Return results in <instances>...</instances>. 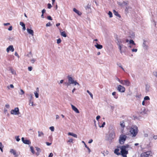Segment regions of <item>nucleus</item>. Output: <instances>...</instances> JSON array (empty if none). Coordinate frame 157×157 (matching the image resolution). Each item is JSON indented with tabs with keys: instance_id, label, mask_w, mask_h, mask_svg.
<instances>
[{
	"instance_id": "nucleus-1",
	"label": "nucleus",
	"mask_w": 157,
	"mask_h": 157,
	"mask_svg": "<svg viewBox=\"0 0 157 157\" xmlns=\"http://www.w3.org/2000/svg\"><path fill=\"white\" fill-rule=\"evenodd\" d=\"M129 147L128 145L126 144L120 147L121 150V154L123 157H127V155L128 154V151L126 150V149L128 148Z\"/></svg>"
},
{
	"instance_id": "nucleus-2",
	"label": "nucleus",
	"mask_w": 157,
	"mask_h": 157,
	"mask_svg": "<svg viewBox=\"0 0 157 157\" xmlns=\"http://www.w3.org/2000/svg\"><path fill=\"white\" fill-rule=\"evenodd\" d=\"M129 132L132 137L136 136L138 132V127L136 125H132L130 128Z\"/></svg>"
},
{
	"instance_id": "nucleus-3",
	"label": "nucleus",
	"mask_w": 157,
	"mask_h": 157,
	"mask_svg": "<svg viewBox=\"0 0 157 157\" xmlns=\"http://www.w3.org/2000/svg\"><path fill=\"white\" fill-rule=\"evenodd\" d=\"M127 136L124 134H121L120 136L119 140V142L121 144H123L125 141L126 140Z\"/></svg>"
},
{
	"instance_id": "nucleus-4",
	"label": "nucleus",
	"mask_w": 157,
	"mask_h": 157,
	"mask_svg": "<svg viewBox=\"0 0 157 157\" xmlns=\"http://www.w3.org/2000/svg\"><path fill=\"white\" fill-rule=\"evenodd\" d=\"M67 77L68 79V82H69V83L73 84L74 85H77L79 86L80 85L79 83L77 82L76 80H75L70 75H68Z\"/></svg>"
},
{
	"instance_id": "nucleus-5",
	"label": "nucleus",
	"mask_w": 157,
	"mask_h": 157,
	"mask_svg": "<svg viewBox=\"0 0 157 157\" xmlns=\"http://www.w3.org/2000/svg\"><path fill=\"white\" fill-rule=\"evenodd\" d=\"M140 156L141 157H152V153L151 151H147L141 154Z\"/></svg>"
},
{
	"instance_id": "nucleus-6",
	"label": "nucleus",
	"mask_w": 157,
	"mask_h": 157,
	"mask_svg": "<svg viewBox=\"0 0 157 157\" xmlns=\"http://www.w3.org/2000/svg\"><path fill=\"white\" fill-rule=\"evenodd\" d=\"M115 137V133L114 132H112L110 133L108 136L107 137V140L109 141H112Z\"/></svg>"
},
{
	"instance_id": "nucleus-7",
	"label": "nucleus",
	"mask_w": 157,
	"mask_h": 157,
	"mask_svg": "<svg viewBox=\"0 0 157 157\" xmlns=\"http://www.w3.org/2000/svg\"><path fill=\"white\" fill-rule=\"evenodd\" d=\"M29 98H28L29 100V105L32 106H35V105L33 104V98L32 94H30L28 95Z\"/></svg>"
},
{
	"instance_id": "nucleus-8",
	"label": "nucleus",
	"mask_w": 157,
	"mask_h": 157,
	"mask_svg": "<svg viewBox=\"0 0 157 157\" xmlns=\"http://www.w3.org/2000/svg\"><path fill=\"white\" fill-rule=\"evenodd\" d=\"M10 113L12 114L17 115L20 113L19 109L18 107H16L14 109H12L10 111Z\"/></svg>"
},
{
	"instance_id": "nucleus-9",
	"label": "nucleus",
	"mask_w": 157,
	"mask_h": 157,
	"mask_svg": "<svg viewBox=\"0 0 157 157\" xmlns=\"http://www.w3.org/2000/svg\"><path fill=\"white\" fill-rule=\"evenodd\" d=\"M117 89L119 92L121 93L124 92L125 90V88L123 86L120 85L117 86Z\"/></svg>"
},
{
	"instance_id": "nucleus-10",
	"label": "nucleus",
	"mask_w": 157,
	"mask_h": 157,
	"mask_svg": "<svg viewBox=\"0 0 157 157\" xmlns=\"http://www.w3.org/2000/svg\"><path fill=\"white\" fill-rule=\"evenodd\" d=\"M14 48H13V46L12 45L9 46L7 48H6V51L7 52H9L10 51L12 52H13L14 51Z\"/></svg>"
},
{
	"instance_id": "nucleus-11",
	"label": "nucleus",
	"mask_w": 157,
	"mask_h": 157,
	"mask_svg": "<svg viewBox=\"0 0 157 157\" xmlns=\"http://www.w3.org/2000/svg\"><path fill=\"white\" fill-rule=\"evenodd\" d=\"M21 140L25 144H31V142L29 140H25L24 137L21 138Z\"/></svg>"
},
{
	"instance_id": "nucleus-12",
	"label": "nucleus",
	"mask_w": 157,
	"mask_h": 157,
	"mask_svg": "<svg viewBox=\"0 0 157 157\" xmlns=\"http://www.w3.org/2000/svg\"><path fill=\"white\" fill-rule=\"evenodd\" d=\"M120 125L121 128L122 130L123 131L125 127V121H121L120 122Z\"/></svg>"
},
{
	"instance_id": "nucleus-13",
	"label": "nucleus",
	"mask_w": 157,
	"mask_h": 157,
	"mask_svg": "<svg viewBox=\"0 0 157 157\" xmlns=\"http://www.w3.org/2000/svg\"><path fill=\"white\" fill-rule=\"evenodd\" d=\"M131 85L130 81L128 80H124V85L126 86H129Z\"/></svg>"
},
{
	"instance_id": "nucleus-14",
	"label": "nucleus",
	"mask_w": 157,
	"mask_h": 157,
	"mask_svg": "<svg viewBox=\"0 0 157 157\" xmlns=\"http://www.w3.org/2000/svg\"><path fill=\"white\" fill-rule=\"evenodd\" d=\"M71 108L72 109L77 113H79V112L78 109L75 106L72 105H71Z\"/></svg>"
},
{
	"instance_id": "nucleus-15",
	"label": "nucleus",
	"mask_w": 157,
	"mask_h": 157,
	"mask_svg": "<svg viewBox=\"0 0 157 157\" xmlns=\"http://www.w3.org/2000/svg\"><path fill=\"white\" fill-rule=\"evenodd\" d=\"M10 152L13 154L15 157H17L18 156V155L16 154V151L13 149H10Z\"/></svg>"
},
{
	"instance_id": "nucleus-16",
	"label": "nucleus",
	"mask_w": 157,
	"mask_h": 157,
	"mask_svg": "<svg viewBox=\"0 0 157 157\" xmlns=\"http://www.w3.org/2000/svg\"><path fill=\"white\" fill-rule=\"evenodd\" d=\"M151 87L148 84H146L145 85V90L146 92V93H147L149 92L150 90Z\"/></svg>"
},
{
	"instance_id": "nucleus-17",
	"label": "nucleus",
	"mask_w": 157,
	"mask_h": 157,
	"mask_svg": "<svg viewBox=\"0 0 157 157\" xmlns=\"http://www.w3.org/2000/svg\"><path fill=\"white\" fill-rule=\"evenodd\" d=\"M94 46L98 49H101L103 48L102 45L99 44L97 43H96Z\"/></svg>"
},
{
	"instance_id": "nucleus-18",
	"label": "nucleus",
	"mask_w": 157,
	"mask_h": 157,
	"mask_svg": "<svg viewBox=\"0 0 157 157\" xmlns=\"http://www.w3.org/2000/svg\"><path fill=\"white\" fill-rule=\"evenodd\" d=\"M27 32L30 34L32 36H33L34 35V32L33 31L30 29H29V28H27Z\"/></svg>"
},
{
	"instance_id": "nucleus-19",
	"label": "nucleus",
	"mask_w": 157,
	"mask_h": 157,
	"mask_svg": "<svg viewBox=\"0 0 157 157\" xmlns=\"http://www.w3.org/2000/svg\"><path fill=\"white\" fill-rule=\"evenodd\" d=\"M68 135L69 136H71L73 137L77 138V135L73 133L69 132L68 133Z\"/></svg>"
},
{
	"instance_id": "nucleus-20",
	"label": "nucleus",
	"mask_w": 157,
	"mask_h": 157,
	"mask_svg": "<svg viewBox=\"0 0 157 157\" xmlns=\"http://www.w3.org/2000/svg\"><path fill=\"white\" fill-rule=\"evenodd\" d=\"M117 44L118 46V48L120 50V53L122 54L123 53V52H124L122 50V47L123 46V45H121V44Z\"/></svg>"
},
{
	"instance_id": "nucleus-21",
	"label": "nucleus",
	"mask_w": 157,
	"mask_h": 157,
	"mask_svg": "<svg viewBox=\"0 0 157 157\" xmlns=\"http://www.w3.org/2000/svg\"><path fill=\"white\" fill-rule=\"evenodd\" d=\"M125 43V41L124 39H118L117 40V44H121V43Z\"/></svg>"
},
{
	"instance_id": "nucleus-22",
	"label": "nucleus",
	"mask_w": 157,
	"mask_h": 157,
	"mask_svg": "<svg viewBox=\"0 0 157 157\" xmlns=\"http://www.w3.org/2000/svg\"><path fill=\"white\" fill-rule=\"evenodd\" d=\"M38 137H40L44 136V134L42 132L38 131Z\"/></svg>"
},
{
	"instance_id": "nucleus-23",
	"label": "nucleus",
	"mask_w": 157,
	"mask_h": 157,
	"mask_svg": "<svg viewBox=\"0 0 157 157\" xmlns=\"http://www.w3.org/2000/svg\"><path fill=\"white\" fill-rule=\"evenodd\" d=\"M119 149L118 148L115 149L114 151V153L117 155H120L121 153L119 152Z\"/></svg>"
},
{
	"instance_id": "nucleus-24",
	"label": "nucleus",
	"mask_w": 157,
	"mask_h": 157,
	"mask_svg": "<svg viewBox=\"0 0 157 157\" xmlns=\"http://www.w3.org/2000/svg\"><path fill=\"white\" fill-rule=\"evenodd\" d=\"M82 143L84 144L85 147L89 151V152L90 153L91 151V150H90V149L89 147L87 146V145H86V143H85V142L84 141H82Z\"/></svg>"
},
{
	"instance_id": "nucleus-25",
	"label": "nucleus",
	"mask_w": 157,
	"mask_h": 157,
	"mask_svg": "<svg viewBox=\"0 0 157 157\" xmlns=\"http://www.w3.org/2000/svg\"><path fill=\"white\" fill-rule=\"evenodd\" d=\"M146 41L144 40L143 44V46L144 49H147L148 48V46L146 45Z\"/></svg>"
},
{
	"instance_id": "nucleus-26",
	"label": "nucleus",
	"mask_w": 157,
	"mask_h": 157,
	"mask_svg": "<svg viewBox=\"0 0 157 157\" xmlns=\"http://www.w3.org/2000/svg\"><path fill=\"white\" fill-rule=\"evenodd\" d=\"M60 34L61 36L64 37H67V35L64 31L61 32L60 31Z\"/></svg>"
},
{
	"instance_id": "nucleus-27",
	"label": "nucleus",
	"mask_w": 157,
	"mask_h": 157,
	"mask_svg": "<svg viewBox=\"0 0 157 157\" xmlns=\"http://www.w3.org/2000/svg\"><path fill=\"white\" fill-rule=\"evenodd\" d=\"M112 94L114 96V98L117 99L118 98V94L116 95V92H114L112 93Z\"/></svg>"
},
{
	"instance_id": "nucleus-28",
	"label": "nucleus",
	"mask_w": 157,
	"mask_h": 157,
	"mask_svg": "<svg viewBox=\"0 0 157 157\" xmlns=\"http://www.w3.org/2000/svg\"><path fill=\"white\" fill-rule=\"evenodd\" d=\"M114 11V15L116 16H118L119 17H121V16L118 13V12H117L116 10H113Z\"/></svg>"
},
{
	"instance_id": "nucleus-29",
	"label": "nucleus",
	"mask_w": 157,
	"mask_h": 157,
	"mask_svg": "<svg viewBox=\"0 0 157 157\" xmlns=\"http://www.w3.org/2000/svg\"><path fill=\"white\" fill-rule=\"evenodd\" d=\"M76 13L78 14V15L80 16L81 15L82 13L80 12L79 10H73Z\"/></svg>"
},
{
	"instance_id": "nucleus-30",
	"label": "nucleus",
	"mask_w": 157,
	"mask_h": 157,
	"mask_svg": "<svg viewBox=\"0 0 157 157\" xmlns=\"http://www.w3.org/2000/svg\"><path fill=\"white\" fill-rule=\"evenodd\" d=\"M24 93L25 92L23 90L21 89L20 90V91L19 92V94L20 95H22L24 94Z\"/></svg>"
},
{
	"instance_id": "nucleus-31",
	"label": "nucleus",
	"mask_w": 157,
	"mask_h": 157,
	"mask_svg": "<svg viewBox=\"0 0 157 157\" xmlns=\"http://www.w3.org/2000/svg\"><path fill=\"white\" fill-rule=\"evenodd\" d=\"M10 71L11 72V73H12V74H13V75H16V72L14 69H13L12 68H10Z\"/></svg>"
},
{
	"instance_id": "nucleus-32",
	"label": "nucleus",
	"mask_w": 157,
	"mask_h": 157,
	"mask_svg": "<svg viewBox=\"0 0 157 157\" xmlns=\"http://www.w3.org/2000/svg\"><path fill=\"white\" fill-rule=\"evenodd\" d=\"M4 146L2 145L1 142L0 143V149L2 152H3V148Z\"/></svg>"
},
{
	"instance_id": "nucleus-33",
	"label": "nucleus",
	"mask_w": 157,
	"mask_h": 157,
	"mask_svg": "<svg viewBox=\"0 0 157 157\" xmlns=\"http://www.w3.org/2000/svg\"><path fill=\"white\" fill-rule=\"evenodd\" d=\"M86 91L87 93L90 95L92 99H93V94L91 92H90L89 90H87Z\"/></svg>"
},
{
	"instance_id": "nucleus-34",
	"label": "nucleus",
	"mask_w": 157,
	"mask_h": 157,
	"mask_svg": "<svg viewBox=\"0 0 157 157\" xmlns=\"http://www.w3.org/2000/svg\"><path fill=\"white\" fill-rule=\"evenodd\" d=\"M38 93L39 92H36V91L34 92V94L36 98H37L39 97Z\"/></svg>"
},
{
	"instance_id": "nucleus-35",
	"label": "nucleus",
	"mask_w": 157,
	"mask_h": 157,
	"mask_svg": "<svg viewBox=\"0 0 157 157\" xmlns=\"http://www.w3.org/2000/svg\"><path fill=\"white\" fill-rule=\"evenodd\" d=\"M30 150L31 152L33 154H34L35 153V151L34 150L33 147L32 146H31L30 147Z\"/></svg>"
},
{
	"instance_id": "nucleus-36",
	"label": "nucleus",
	"mask_w": 157,
	"mask_h": 157,
	"mask_svg": "<svg viewBox=\"0 0 157 157\" xmlns=\"http://www.w3.org/2000/svg\"><path fill=\"white\" fill-rule=\"evenodd\" d=\"M117 65L120 67L123 71H124V69L123 68L122 66L121 65V64L119 63H117Z\"/></svg>"
},
{
	"instance_id": "nucleus-37",
	"label": "nucleus",
	"mask_w": 157,
	"mask_h": 157,
	"mask_svg": "<svg viewBox=\"0 0 157 157\" xmlns=\"http://www.w3.org/2000/svg\"><path fill=\"white\" fill-rule=\"evenodd\" d=\"M129 43L130 44H132L133 45H135L136 44L134 43V41L132 40H129Z\"/></svg>"
},
{
	"instance_id": "nucleus-38",
	"label": "nucleus",
	"mask_w": 157,
	"mask_h": 157,
	"mask_svg": "<svg viewBox=\"0 0 157 157\" xmlns=\"http://www.w3.org/2000/svg\"><path fill=\"white\" fill-rule=\"evenodd\" d=\"M10 87L11 88H13L14 86L13 84H10V86H7V88L9 89H10Z\"/></svg>"
},
{
	"instance_id": "nucleus-39",
	"label": "nucleus",
	"mask_w": 157,
	"mask_h": 157,
	"mask_svg": "<svg viewBox=\"0 0 157 157\" xmlns=\"http://www.w3.org/2000/svg\"><path fill=\"white\" fill-rule=\"evenodd\" d=\"M108 152L107 151H106V152H105L104 151H103V152H102V154L104 155V156L107 155L108 154Z\"/></svg>"
},
{
	"instance_id": "nucleus-40",
	"label": "nucleus",
	"mask_w": 157,
	"mask_h": 157,
	"mask_svg": "<svg viewBox=\"0 0 157 157\" xmlns=\"http://www.w3.org/2000/svg\"><path fill=\"white\" fill-rule=\"evenodd\" d=\"M150 100V98L148 96H146L144 98V100Z\"/></svg>"
},
{
	"instance_id": "nucleus-41",
	"label": "nucleus",
	"mask_w": 157,
	"mask_h": 157,
	"mask_svg": "<svg viewBox=\"0 0 157 157\" xmlns=\"http://www.w3.org/2000/svg\"><path fill=\"white\" fill-rule=\"evenodd\" d=\"M108 14L109 15V16L110 17H113L112 13L111 11H109Z\"/></svg>"
},
{
	"instance_id": "nucleus-42",
	"label": "nucleus",
	"mask_w": 157,
	"mask_h": 157,
	"mask_svg": "<svg viewBox=\"0 0 157 157\" xmlns=\"http://www.w3.org/2000/svg\"><path fill=\"white\" fill-rule=\"evenodd\" d=\"M49 129L52 132H53L54 131V127L53 126H51L50 127Z\"/></svg>"
},
{
	"instance_id": "nucleus-43",
	"label": "nucleus",
	"mask_w": 157,
	"mask_h": 157,
	"mask_svg": "<svg viewBox=\"0 0 157 157\" xmlns=\"http://www.w3.org/2000/svg\"><path fill=\"white\" fill-rule=\"evenodd\" d=\"M57 43L58 44H59V43H60L61 42V40L60 39H58L57 40Z\"/></svg>"
},
{
	"instance_id": "nucleus-44",
	"label": "nucleus",
	"mask_w": 157,
	"mask_h": 157,
	"mask_svg": "<svg viewBox=\"0 0 157 157\" xmlns=\"http://www.w3.org/2000/svg\"><path fill=\"white\" fill-rule=\"evenodd\" d=\"M15 138L16 139V140L17 142L19 141L20 140V139L19 138V136H16L15 137Z\"/></svg>"
},
{
	"instance_id": "nucleus-45",
	"label": "nucleus",
	"mask_w": 157,
	"mask_h": 157,
	"mask_svg": "<svg viewBox=\"0 0 157 157\" xmlns=\"http://www.w3.org/2000/svg\"><path fill=\"white\" fill-rule=\"evenodd\" d=\"M105 122H104L103 124H102V125L101 126H100V125H99V126L100 127V128H101V127H104L105 125Z\"/></svg>"
},
{
	"instance_id": "nucleus-46",
	"label": "nucleus",
	"mask_w": 157,
	"mask_h": 157,
	"mask_svg": "<svg viewBox=\"0 0 157 157\" xmlns=\"http://www.w3.org/2000/svg\"><path fill=\"white\" fill-rule=\"evenodd\" d=\"M48 8V9H50L52 7V5L51 4L48 3L47 5Z\"/></svg>"
},
{
	"instance_id": "nucleus-47",
	"label": "nucleus",
	"mask_w": 157,
	"mask_h": 157,
	"mask_svg": "<svg viewBox=\"0 0 157 157\" xmlns=\"http://www.w3.org/2000/svg\"><path fill=\"white\" fill-rule=\"evenodd\" d=\"M20 25H21L22 27H23V26H25V24L22 22H21L20 23Z\"/></svg>"
},
{
	"instance_id": "nucleus-48",
	"label": "nucleus",
	"mask_w": 157,
	"mask_h": 157,
	"mask_svg": "<svg viewBox=\"0 0 157 157\" xmlns=\"http://www.w3.org/2000/svg\"><path fill=\"white\" fill-rule=\"evenodd\" d=\"M51 25V24L50 22H48L46 24V26L47 27L50 26Z\"/></svg>"
},
{
	"instance_id": "nucleus-49",
	"label": "nucleus",
	"mask_w": 157,
	"mask_h": 157,
	"mask_svg": "<svg viewBox=\"0 0 157 157\" xmlns=\"http://www.w3.org/2000/svg\"><path fill=\"white\" fill-rule=\"evenodd\" d=\"M36 148L37 152H40V149L39 148L37 147H36Z\"/></svg>"
},
{
	"instance_id": "nucleus-50",
	"label": "nucleus",
	"mask_w": 157,
	"mask_h": 157,
	"mask_svg": "<svg viewBox=\"0 0 157 157\" xmlns=\"http://www.w3.org/2000/svg\"><path fill=\"white\" fill-rule=\"evenodd\" d=\"M67 142L73 143V139H69V140L67 141Z\"/></svg>"
},
{
	"instance_id": "nucleus-51",
	"label": "nucleus",
	"mask_w": 157,
	"mask_h": 157,
	"mask_svg": "<svg viewBox=\"0 0 157 157\" xmlns=\"http://www.w3.org/2000/svg\"><path fill=\"white\" fill-rule=\"evenodd\" d=\"M137 51V49H136H136L133 48L132 49V52H136Z\"/></svg>"
},
{
	"instance_id": "nucleus-52",
	"label": "nucleus",
	"mask_w": 157,
	"mask_h": 157,
	"mask_svg": "<svg viewBox=\"0 0 157 157\" xmlns=\"http://www.w3.org/2000/svg\"><path fill=\"white\" fill-rule=\"evenodd\" d=\"M64 84L66 85L67 86H69L70 84H71L70 83H69V82H65Z\"/></svg>"
},
{
	"instance_id": "nucleus-53",
	"label": "nucleus",
	"mask_w": 157,
	"mask_h": 157,
	"mask_svg": "<svg viewBox=\"0 0 157 157\" xmlns=\"http://www.w3.org/2000/svg\"><path fill=\"white\" fill-rule=\"evenodd\" d=\"M153 74L155 77H157V71L154 72Z\"/></svg>"
},
{
	"instance_id": "nucleus-54",
	"label": "nucleus",
	"mask_w": 157,
	"mask_h": 157,
	"mask_svg": "<svg viewBox=\"0 0 157 157\" xmlns=\"http://www.w3.org/2000/svg\"><path fill=\"white\" fill-rule=\"evenodd\" d=\"M33 68L32 67H29L28 68V70L29 71H31L32 70Z\"/></svg>"
},
{
	"instance_id": "nucleus-55",
	"label": "nucleus",
	"mask_w": 157,
	"mask_h": 157,
	"mask_svg": "<svg viewBox=\"0 0 157 157\" xmlns=\"http://www.w3.org/2000/svg\"><path fill=\"white\" fill-rule=\"evenodd\" d=\"M46 145H47V146H50V145L51 144H52V143H49L48 142H46Z\"/></svg>"
},
{
	"instance_id": "nucleus-56",
	"label": "nucleus",
	"mask_w": 157,
	"mask_h": 157,
	"mask_svg": "<svg viewBox=\"0 0 157 157\" xmlns=\"http://www.w3.org/2000/svg\"><path fill=\"white\" fill-rule=\"evenodd\" d=\"M13 29V27L12 26H10L9 28L8 29V30L9 31H11Z\"/></svg>"
},
{
	"instance_id": "nucleus-57",
	"label": "nucleus",
	"mask_w": 157,
	"mask_h": 157,
	"mask_svg": "<svg viewBox=\"0 0 157 157\" xmlns=\"http://www.w3.org/2000/svg\"><path fill=\"white\" fill-rule=\"evenodd\" d=\"M35 61V60L34 59H31V61L32 63H33Z\"/></svg>"
},
{
	"instance_id": "nucleus-58",
	"label": "nucleus",
	"mask_w": 157,
	"mask_h": 157,
	"mask_svg": "<svg viewBox=\"0 0 157 157\" xmlns=\"http://www.w3.org/2000/svg\"><path fill=\"white\" fill-rule=\"evenodd\" d=\"M119 82L121 84L123 85L124 84V80H120Z\"/></svg>"
},
{
	"instance_id": "nucleus-59",
	"label": "nucleus",
	"mask_w": 157,
	"mask_h": 157,
	"mask_svg": "<svg viewBox=\"0 0 157 157\" xmlns=\"http://www.w3.org/2000/svg\"><path fill=\"white\" fill-rule=\"evenodd\" d=\"M47 18H48V19L49 20H52V17L50 16H48Z\"/></svg>"
},
{
	"instance_id": "nucleus-60",
	"label": "nucleus",
	"mask_w": 157,
	"mask_h": 157,
	"mask_svg": "<svg viewBox=\"0 0 157 157\" xmlns=\"http://www.w3.org/2000/svg\"><path fill=\"white\" fill-rule=\"evenodd\" d=\"M100 118V116L98 115V116H97V117H96V119L97 121H98L99 119Z\"/></svg>"
},
{
	"instance_id": "nucleus-61",
	"label": "nucleus",
	"mask_w": 157,
	"mask_h": 157,
	"mask_svg": "<svg viewBox=\"0 0 157 157\" xmlns=\"http://www.w3.org/2000/svg\"><path fill=\"white\" fill-rule=\"evenodd\" d=\"M3 25L5 26H7V25H10V24L9 23H4Z\"/></svg>"
},
{
	"instance_id": "nucleus-62",
	"label": "nucleus",
	"mask_w": 157,
	"mask_h": 157,
	"mask_svg": "<svg viewBox=\"0 0 157 157\" xmlns=\"http://www.w3.org/2000/svg\"><path fill=\"white\" fill-rule=\"evenodd\" d=\"M53 156V154L52 153H51L49 155H48V157H52Z\"/></svg>"
},
{
	"instance_id": "nucleus-63",
	"label": "nucleus",
	"mask_w": 157,
	"mask_h": 157,
	"mask_svg": "<svg viewBox=\"0 0 157 157\" xmlns=\"http://www.w3.org/2000/svg\"><path fill=\"white\" fill-rule=\"evenodd\" d=\"M153 138L155 140L157 139V135H154L153 136Z\"/></svg>"
},
{
	"instance_id": "nucleus-64",
	"label": "nucleus",
	"mask_w": 157,
	"mask_h": 157,
	"mask_svg": "<svg viewBox=\"0 0 157 157\" xmlns=\"http://www.w3.org/2000/svg\"><path fill=\"white\" fill-rule=\"evenodd\" d=\"M5 107L7 108H9L10 107V105L8 104H6L5 105Z\"/></svg>"
}]
</instances>
